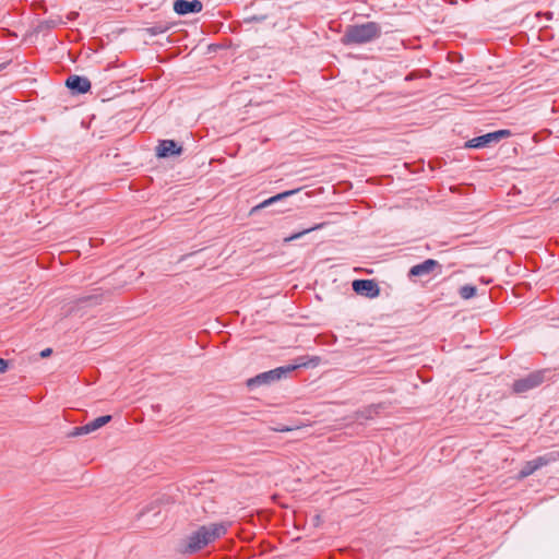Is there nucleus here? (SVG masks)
Wrapping results in <instances>:
<instances>
[{"label":"nucleus","mask_w":559,"mask_h":559,"mask_svg":"<svg viewBox=\"0 0 559 559\" xmlns=\"http://www.w3.org/2000/svg\"><path fill=\"white\" fill-rule=\"evenodd\" d=\"M298 191H299V189H295V190H289V191H285V192L278 193V194H276V195H274L272 198H269L267 200H264L262 203H260L259 205L254 206L252 211L254 212V211H258L260 209H264V207H266V206H269V205H271V204H273V203H275V202H277L280 200H283V199H285L287 197H290V195L297 193Z\"/></svg>","instance_id":"nucleus-12"},{"label":"nucleus","mask_w":559,"mask_h":559,"mask_svg":"<svg viewBox=\"0 0 559 559\" xmlns=\"http://www.w3.org/2000/svg\"><path fill=\"white\" fill-rule=\"evenodd\" d=\"M543 382L542 373H531L523 379H519L514 382L513 389L518 393L526 392L533 388H536Z\"/></svg>","instance_id":"nucleus-6"},{"label":"nucleus","mask_w":559,"mask_h":559,"mask_svg":"<svg viewBox=\"0 0 559 559\" xmlns=\"http://www.w3.org/2000/svg\"><path fill=\"white\" fill-rule=\"evenodd\" d=\"M110 420H111V416L110 415H105V416H100V417L92 420L91 424L93 425V428L96 431L97 429H99L103 426H105L106 424H108Z\"/></svg>","instance_id":"nucleus-16"},{"label":"nucleus","mask_w":559,"mask_h":559,"mask_svg":"<svg viewBox=\"0 0 559 559\" xmlns=\"http://www.w3.org/2000/svg\"><path fill=\"white\" fill-rule=\"evenodd\" d=\"M156 152L158 157H169L179 155L181 153V147L173 140H163L159 142Z\"/></svg>","instance_id":"nucleus-9"},{"label":"nucleus","mask_w":559,"mask_h":559,"mask_svg":"<svg viewBox=\"0 0 559 559\" xmlns=\"http://www.w3.org/2000/svg\"><path fill=\"white\" fill-rule=\"evenodd\" d=\"M94 431H95V429L93 428V425L90 421L84 426L76 427L71 435L72 436H82V435H88Z\"/></svg>","instance_id":"nucleus-14"},{"label":"nucleus","mask_w":559,"mask_h":559,"mask_svg":"<svg viewBox=\"0 0 559 559\" xmlns=\"http://www.w3.org/2000/svg\"><path fill=\"white\" fill-rule=\"evenodd\" d=\"M52 353V349L51 348H45L40 352V357L41 358H46V357H49Z\"/></svg>","instance_id":"nucleus-17"},{"label":"nucleus","mask_w":559,"mask_h":559,"mask_svg":"<svg viewBox=\"0 0 559 559\" xmlns=\"http://www.w3.org/2000/svg\"><path fill=\"white\" fill-rule=\"evenodd\" d=\"M321 226H322V225H321V224H319V225H316V226H313V227H311V228H307V229H305V230H302V231L296 233V234H294V235H292V236H289V237H286V238L284 239V242H290V241H293V240H295V239H298V238L302 237L304 235H306V234H308V233H310V231H312V230H316V229L321 228Z\"/></svg>","instance_id":"nucleus-15"},{"label":"nucleus","mask_w":559,"mask_h":559,"mask_svg":"<svg viewBox=\"0 0 559 559\" xmlns=\"http://www.w3.org/2000/svg\"><path fill=\"white\" fill-rule=\"evenodd\" d=\"M7 366H8L7 361L4 359L0 358V373L5 371Z\"/></svg>","instance_id":"nucleus-18"},{"label":"nucleus","mask_w":559,"mask_h":559,"mask_svg":"<svg viewBox=\"0 0 559 559\" xmlns=\"http://www.w3.org/2000/svg\"><path fill=\"white\" fill-rule=\"evenodd\" d=\"M76 15H78V13H76V12H71V13L68 15V19H69V20H73V19H75V17H76Z\"/></svg>","instance_id":"nucleus-19"},{"label":"nucleus","mask_w":559,"mask_h":559,"mask_svg":"<svg viewBox=\"0 0 559 559\" xmlns=\"http://www.w3.org/2000/svg\"><path fill=\"white\" fill-rule=\"evenodd\" d=\"M353 289L358 295L370 298L380 294V288L372 280H356L353 282Z\"/></svg>","instance_id":"nucleus-5"},{"label":"nucleus","mask_w":559,"mask_h":559,"mask_svg":"<svg viewBox=\"0 0 559 559\" xmlns=\"http://www.w3.org/2000/svg\"><path fill=\"white\" fill-rule=\"evenodd\" d=\"M509 135H510L509 130H499L496 132H491V133H487V134L474 138L466 143V146L473 147V148L485 147V146L490 145L492 142H498L501 139L507 138Z\"/></svg>","instance_id":"nucleus-4"},{"label":"nucleus","mask_w":559,"mask_h":559,"mask_svg":"<svg viewBox=\"0 0 559 559\" xmlns=\"http://www.w3.org/2000/svg\"><path fill=\"white\" fill-rule=\"evenodd\" d=\"M549 460L546 456H539L533 461L526 462L519 474V478H525L532 475L538 468L545 466Z\"/></svg>","instance_id":"nucleus-11"},{"label":"nucleus","mask_w":559,"mask_h":559,"mask_svg":"<svg viewBox=\"0 0 559 559\" xmlns=\"http://www.w3.org/2000/svg\"><path fill=\"white\" fill-rule=\"evenodd\" d=\"M381 28L376 23L369 22L361 25H350L346 28L342 43L365 44L380 36Z\"/></svg>","instance_id":"nucleus-2"},{"label":"nucleus","mask_w":559,"mask_h":559,"mask_svg":"<svg viewBox=\"0 0 559 559\" xmlns=\"http://www.w3.org/2000/svg\"><path fill=\"white\" fill-rule=\"evenodd\" d=\"M306 362H300L296 365H287L283 367H278L276 369L262 372L247 381V385L249 388L260 386V385H269L271 383H274L275 381L282 379L289 372L296 370L300 366H306Z\"/></svg>","instance_id":"nucleus-3"},{"label":"nucleus","mask_w":559,"mask_h":559,"mask_svg":"<svg viewBox=\"0 0 559 559\" xmlns=\"http://www.w3.org/2000/svg\"><path fill=\"white\" fill-rule=\"evenodd\" d=\"M202 2L199 0L187 1L176 0L174 2V11L179 15H186L189 13H198L202 10Z\"/></svg>","instance_id":"nucleus-7"},{"label":"nucleus","mask_w":559,"mask_h":559,"mask_svg":"<svg viewBox=\"0 0 559 559\" xmlns=\"http://www.w3.org/2000/svg\"><path fill=\"white\" fill-rule=\"evenodd\" d=\"M67 86L78 93H86L91 88V82L88 79L79 75H70L66 82Z\"/></svg>","instance_id":"nucleus-10"},{"label":"nucleus","mask_w":559,"mask_h":559,"mask_svg":"<svg viewBox=\"0 0 559 559\" xmlns=\"http://www.w3.org/2000/svg\"><path fill=\"white\" fill-rule=\"evenodd\" d=\"M476 294V287L472 285H464L460 288V296L463 299H469Z\"/></svg>","instance_id":"nucleus-13"},{"label":"nucleus","mask_w":559,"mask_h":559,"mask_svg":"<svg viewBox=\"0 0 559 559\" xmlns=\"http://www.w3.org/2000/svg\"><path fill=\"white\" fill-rule=\"evenodd\" d=\"M438 266V261L433 259L425 260L423 263L416 264L411 267L409 276H427L431 274Z\"/></svg>","instance_id":"nucleus-8"},{"label":"nucleus","mask_w":559,"mask_h":559,"mask_svg":"<svg viewBox=\"0 0 559 559\" xmlns=\"http://www.w3.org/2000/svg\"><path fill=\"white\" fill-rule=\"evenodd\" d=\"M226 532L227 527L222 523L203 525L187 536L182 543L181 551L183 554L197 552L217 538L224 536Z\"/></svg>","instance_id":"nucleus-1"}]
</instances>
